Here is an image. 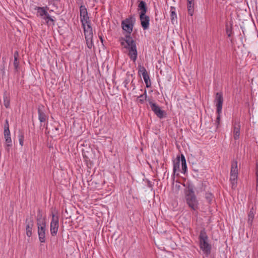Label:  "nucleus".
Wrapping results in <instances>:
<instances>
[{
  "instance_id": "f257e3e1",
  "label": "nucleus",
  "mask_w": 258,
  "mask_h": 258,
  "mask_svg": "<svg viewBox=\"0 0 258 258\" xmlns=\"http://www.w3.org/2000/svg\"><path fill=\"white\" fill-rule=\"evenodd\" d=\"M184 192L185 199L187 205L192 210H197L199 209V202L195 194L193 186L188 185Z\"/></svg>"
},
{
  "instance_id": "f03ea898",
  "label": "nucleus",
  "mask_w": 258,
  "mask_h": 258,
  "mask_svg": "<svg viewBox=\"0 0 258 258\" xmlns=\"http://www.w3.org/2000/svg\"><path fill=\"white\" fill-rule=\"evenodd\" d=\"M35 10L37 11V16L44 20L47 26L54 25L55 18L53 16H51L48 13L49 8L47 6L43 7H36Z\"/></svg>"
},
{
  "instance_id": "7ed1b4c3",
  "label": "nucleus",
  "mask_w": 258,
  "mask_h": 258,
  "mask_svg": "<svg viewBox=\"0 0 258 258\" xmlns=\"http://www.w3.org/2000/svg\"><path fill=\"white\" fill-rule=\"evenodd\" d=\"M199 238L201 249L205 254H209L211 252V246L208 243V237L205 229L201 230Z\"/></svg>"
},
{
  "instance_id": "20e7f679",
  "label": "nucleus",
  "mask_w": 258,
  "mask_h": 258,
  "mask_svg": "<svg viewBox=\"0 0 258 258\" xmlns=\"http://www.w3.org/2000/svg\"><path fill=\"white\" fill-rule=\"evenodd\" d=\"M37 225L39 240L41 243H44L46 240V222L45 219L41 217L37 218Z\"/></svg>"
},
{
  "instance_id": "39448f33",
  "label": "nucleus",
  "mask_w": 258,
  "mask_h": 258,
  "mask_svg": "<svg viewBox=\"0 0 258 258\" xmlns=\"http://www.w3.org/2000/svg\"><path fill=\"white\" fill-rule=\"evenodd\" d=\"M135 19L133 17H130L121 22V27L123 30L130 35L133 31Z\"/></svg>"
},
{
  "instance_id": "423d86ee",
  "label": "nucleus",
  "mask_w": 258,
  "mask_h": 258,
  "mask_svg": "<svg viewBox=\"0 0 258 258\" xmlns=\"http://www.w3.org/2000/svg\"><path fill=\"white\" fill-rule=\"evenodd\" d=\"M59 219L58 217L57 216H55L54 214H52V219L50 222V232L52 236H55L56 235L58 229V226H59Z\"/></svg>"
},
{
  "instance_id": "0eeeda50",
  "label": "nucleus",
  "mask_w": 258,
  "mask_h": 258,
  "mask_svg": "<svg viewBox=\"0 0 258 258\" xmlns=\"http://www.w3.org/2000/svg\"><path fill=\"white\" fill-rule=\"evenodd\" d=\"M80 15L82 25L90 23L87 9L84 6L81 5L80 7Z\"/></svg>"
},
{
  "instance_id": "6e6552de",
  "label": "nucleus",
  "mask_w": 258,
  "mask_h": 258,
  "mask_svg": "<svg viewBox=\"0 0 258 258\" xmlns=\"http://www.w3.org/2000/svg\"><path fill=\"white\" fill-rule=\"evenodd\" d=\"M149 104L151 110L154 112V113L160 118L164 117L165 115V111L162 110L160 107L157 105L155 103L152 101H149Z\"/></svg>"
},
{
  "instance_id": "1a4fd4ad",
  "label": "nucleus",
  "mask_w": 258,
  "mask_h": 258,
  "mask_svg": "<svg viewBox=\"0 0 258 258\" xmlns=\"http://www.w3.org/2000/svg\"><path fill=\"white\" fill-rule=\"evenodd\" d=\"M215 102L217 107V112L218 114H220L222 112L223 102V98L222 93L217 92L216 93Z\"/></svg>"
},
{
  "instance_id": "9d476101",
  "label": "nucleus",
  "mask_w": 258,
  "mask_h": 258,
  "mask_svg": "<svg viewBox=\"0 0 258 258\" xmlns=\"http://www.w3.org/2000/svg\"><path fill=\"white\" fill-rule=\"evenodd\" d=\"M125 43L126 44V45H125L124 47L127 49L136 46L135 41L134 40L130 35H126L125 36L124 41H121V44L124 45Z\"/></svg>"
},
{
  "instance_id": "9b49d317",
  "label": "nucleus",
  "mask_w": 258,
  "mask_h": 258,
  "mask_svg": "<svg viewBox=\"0 0 258 258\" xmlns=\"http://www.w3.org/2000/svg\"><path fill=\"white\" fill-rule=\"evenodd\" d=\"M140 20L143 29L145 30L149 28L150 18L146 14L140 15Z\"/></svg>"
},
{
  "instance_id": "f8f14e48",
  "label": "nucleus",
  "mask_w": 258,
  "mask_h": 258,
  "mask_svg": "<svg viewBox=\"0 0 258 258\" xmlns=\"http://www.w3.org/2000/svg\"><path fill=\"white\" fill-rule=\"evenodd\" d=\"M82 26L84 29L85 38L89 39V38H93V31L91 26V23L84 24Z\"/></svg>"
},
{
  "instance_id": "ddd939ff",
  "label": "nucleus",
  "mask_w": 258,
  "mask_h": 258,
  "mask_svg": "<svg viewBox=\"0 0 258 258\" xmlns=\"http://www.w3.org/2000/svg\"><path fill=\"white\" fill-rule=\"evenodd\" d=\"M240 124L239 121H235L233 124V138L237 140L239 138Z\"/></svg>"
},
{
  "instance_id": "4468645a",
  "label": "nucleus",
  "mask_w": 258,
  "mask_h": 258,
  "mask_svg": "<svg viewBox=\"0 0 258 258\" xmlns=\"http://www.w3.org/2000/svg\"><path fill=\"white\" fill-rule=\"evenodd\" d=\"M26 235L28 237H31L32 235V231L34 223L33 221L31 219L26 220Z\"/></svg>"
},
{
  "instance_id": "2eb2a0df",
  "label": "nucleus",
  "mask_w": 258,
  "mask_h": 258,
  "mask_svg": "<svg viewBox=\"0 0 258 258\" xmlns=\"http://www.w3.org/2000/svg\"><path fill=\"white\" fill-rule=\"evenodd\" d=\"M128 55L134 62L136 61L137 58L138 52L137 50V46H134V47H132L128 48Z\"/></svg>"
},
{
  "instance_id": "dca6fc26",
  "label": "nucleus",
  "mask_w": 258,
  "mask_h": 258,
  "mask_svg": "<svg viewBox=\"0 0 258 258\" xmlns=\"http://www.w3.org/2000/svg\"><path fill=\"white\" fill-rule=\"evenodd\" d=\"M44 107L43 105L39 106L38 108V118L41 122H45L47 119V116L44 111Z\"/></svg>"
},
{
  "instance_id": "f3484780",
  "label": "nucleus",
  "mask_w": 258,
  "mask_h": 258,
  "mask_svg": "<svg viewBox=\"0 0 258 258\" xmlns=\"http://www.w3.org/2000/svg\"><path fill=\"white\" fill-rule=\"evenodd\" d=\"M138 10L140 11V15L146 14L147 12V7L144 1H141L140 2L138 6Z\"/></svg>"
},
{
  "instance_id": "a211bd4d",
  "label": "nucleus",
  "mask_w": 258,
  "mask_h": 258,
  "mask_svg": "<svg viewBox=\"0 0 258 258\" xmlns=\"http://www.w3.org/2000/svg\"><path fill=\"white\" fill-rule=\"evenodd\" d=\"M255 213V212L253 207L250 209L248 213L247 224L250 226L252 225V222L254 217Z\"/></svg>"
},
{
  "instance_id": "6ab92c4d",
  "label": "nucleus",
  "mask_w": 258,
  "mask_h": 258,
  "mask_svg": "<svg viewBox=\"0 0 258 258\" xmlns=\"http://www.w3.org/2000/svg\"><path fill=\"white\" fill-rule=\"evenodd\" d=\"M194 0H187V7L188 14L192 16L194 12Z\"/></svg>"
},
{
  "instance_id": "aec40b11",
  "label": "nucleus",
  "mask_w": 258,
  "mask_h": 258,
  "mask_svg": "<svg viewBox=\"0 0 258 258\" xmlns=\"http://www.w3.org/2000/svg\"><path fill=\"white\" fill-rule=\"evenodd\" d=\"M4 138H5V141L6 143L5 149L8 152H9L10 148L12 146V139L11 138V135H4Z\"/></svg>"
},
{
  "instance_id": "412c9836",
  "label": "nucleus",
  "mask_w": 258,
  "mask_h": 258,
  "mask_svg": "<svg viewBox=\"0 0 258 258\" xmlns=\"http://www.w3.org/2000/svg\"><path fill=\"white\" fill-rule=\"evenodd\" d=\"M180 158L177 157L176 161H173V172L174 174L177 173L178 174V172L180 170Z\"/></svg>"
},
{
  "instance_id": "4be33fe9",
  "label": "nucleus",
  "mask_w": 258,
  "mask_h": 258,
  "mask_svg": "<svg viewBox=\"0 0 258 258\" xmlns=\"http://www.w3.org/2000/svg\"><path fill=\"white\" fill-rule=\"evenodd\" d=\"M237 175L230 174V181L232 188L234 189L237 186Z\"/></svg>"
},
{
  "instance_id": "5701e85b",
  "label": "nucleus",
  "mask_w": 258,
  "mask_h": 258,
  "mask_svg": "<svg viewBox=\"0 0 258 258\" xmlns=\"http://www.w3.org/2000/svg\"><path fill=\"white\" fill-rule=\"evenodd\" d=\"M176 9L174 7H170V18L172 24L177 21V15L175 12Z\"/></svg>"
},
{
  "instance_id": "b1692460",
  "label": "nucleus",
  "mask_w": 258,
  "mask_h": 258,
  "mask_svg": "<svg viewBox=\"0 0 258 258\" xmlns=\"http://www.w3.org/2000/svg\"><path fill=\"white\" fill-rule=\"evenodd\" d=\"M230 174L238 175L237 162L233 161L231 164Z\"/></svg>"
},
{
  "instance_id": "393cba45",
  "label": "nucleus",
  "mask_w": 258,
  "mask_h": 258,
  "mask_svg": "<svg viewBox=\"0 0 258 258\" xmlns=\"http://www.w3.org/2000/svg\"><path fill=\"white\" fill-rule=\"evenodd\" d=\"M147 91L146 90H145L143 94L138 97L137 101L141 104H143L147 99Z\"/></svg>"
},
{
  "instance_id": "a878e982",
  "label": "nucleus",
  "mask_w": 258,
  "mask_h": 258,
  "mask_svg": "<svg viewBox=\"0 0 258 258\" xmlns=\"http://www.w3.org/2000/svg\"><path fill=\"white\" fill-rule=\"evenodd\" d=\"M19 57V53L17 51H15L14 53V66L15 70H17L19 68V62L18 60Z\"/></svg>"
},
{
  "instance_id": "bb28decb",
  "label": "nucleus",
  "mask_w": 258,
  "mask_h": 258,
  "mask_svg": "<svg viewBox=\"0 0 258 258\" xmlns=\"http://www.w3.org/2000/svg\"><path fill=\"white\" fill-rule=\"evenodd\" d=\"M181 168H182V172L185 173L187 170V166H186L185 158L183 155H181Z\"/></svg>"
},
{
  "instance_id": "cd10ccee",
  "label": "nucleus",
  "mask_w": 258,
  "mask_h": 258,
  "mask_svg": "<svg viewBox=\"0 0 258 258\" xmlns=\"http://www.w3.org/2000/svg\"><path fill=\"white\" fill-rule=\"evenodd\" d=\"M144 82L146 84V86L147 88H149L151 86V82L150 79V77L148 74L144 75L143 76Z\"/></svg>"
},
{
  "instance_id": "c85d7f7f",
  "label": "nucleus",
  "mask_w": 258,
  "mask_h": 258,
  "mask_svg": "<svg viewBox=\"0 0 258 258\" xmlns=\"http://www.w3.org/2000/svg\"><path fill=\"white\" fill-rule=\"evenodd\" d=\"M138 68H139V74L140 75H142V77L145 75H147L148 74V73H147V71H146L145 68L144 67V66H138Z\"/></svg>"
},
{
  "instance_id": "c756f323",
  "label": "nucleus",
  "mask_w": 258,
  "mask_h": 258,
  "mask_svg": "<svg viewBox=\"0 0 258 258\" xmlns=\"http://www.w3.org/2000/svg\"><path fill=\"white\" fill-rule=\"evenodd\" d=\"M10 100L9 97L6 95H4V104L6 108H8L10 107Z\"/></svg>"
},
{
  "instance_id": "7c9ffc66",
  "label": "nucleus",
  "mask_w": 258,
  "mask_h": 258,
  "mask_svg": "<svg viewBox=\"0 0 258 258\" xmlns=\"http://www.w3.org/2000/svg\"><path fill=\"white\" fill-rule=\"evenodd\" d=\"M214 198V196L210 192H206L205 194V198L209 204L211 203Z\"/></svg>"
},
{
  "instance_id": "2f4dec72",
  "label": "nucleus",
  "mask_w": 258,
  "mask_h": 258,
  "mask_svg": "<svg viewBox=\"0 0 258 258\" xmlns=\"http://www.w3.org/2000/svg\"><path fill=\"white\" fill-rule=\"evenodd\" d=\"M92 38H89V39L85 38L87 47L89 49H91L93 46Z\"/></svg>"
},
{
  "instance_id": "473e14b6",
  "label": "nucleus",
  "mask_w": 258,
  "mask_h": 258,
  "mask_svg": "<svg viewBox=\"0 0 258 258\" xmlns=\"http://www.w3.org/2000/svg\"><path fill=\"white\" fill-rule=\"evenodd\" d=\"M59 1L60 0H48V3L49 5H52L57 9L58 8L57 4Z\"/></svg>"
},
{
  "instance_id": "72a5a7b5",
  "label": "nucleus",
  "mask_w": 258,
  "mask_h": 258,
  "mask_svg": "<svg viewBox=\"0 0 258 258\" xmlns=\"http://www.w3.org/2000/svg\"><path fill=\"white\" fill-rule=\"evenodd\" d=\"M24 139V135L22 133H21L19 135V144L21 146H22L23 145Z\"/></svg>"
},
{
  "instance_id": "f704fd0d",
  "label": "nucleus",
  "mask_w": 258,
  "mask_h": 258,
  "mask_svg": "<svg viewBox=\"0 0 258 258\" xmlns=\"http://www.w3.org/2000/svg\"><path fill=\"white\" fill-rule=\"evenodd\" d=\"M4 130L9 129V121L7 119H6V120H5V123L4 124Z\"/></svg>"
},
{
  "instance_id": "c9c22d12",
  "label": "nucleus",
  "mask_w": 258,
  "mask_h": 258,
  "mask_svg": "<svg viewBox=\"0 0 258 258\" xmlns=\"http://www.w3.org/2000/svg\"><path fill=\"white\" fill-rule=\"evenodd\" d=\"M206 183L203 182L201 184V191H205L206 190Z\"/></svg>"
},
{
  "instance_id": "e433bc0d",
  "label": "nucleus",
  "mask_w": 258,
  "mask_h": 258,
  "mask_svg": "<svg viewBox=\"0 0 258 258\" xmlns=\"http://www.w3.org/2000/svg\"><path fill=\"white\" fill-rule=\"evenodd\" d=\"M4 135H11L10 130H4Z\"/></svg>"
},
{
  "instance_id": "4c0bfd02",
  "label": "nucleus",
  "mask_w": 258,
  "mask_h": 258,
  "mask_svg": "<svg viewBox=\"0 0 258 258\" xmlns=\"http://www.w3.org/2000/svg\"><path fill=\"white\" fill-rule=\"evenodd\" d=\"M256 176V190L258 191V175Z\"/></svg>"
},
{
  "instance_id": "58836bf2",
  "label": "nucleus",
  "mask_w": 258,
  "mask_h": 258,
  "mask_svg": "<svg viewBox=\"0 0 258 258\" xmlns=\"http://www.w3.org/2000/svg\"><path fill=\"white\" fill-rule=\"evenodd\" d=\"M220 114H218V116L217 117L216 119V122H217L218 124H219L220 119Z\"/></svg>"
},
{
  "instance_id": "ea45409f",
  "label": "nucleus",
  "mask_w": 258,
  "mask_h": 258,
  "mask_svg": "<svg viewBox=\"0 0 258 258\" xmlns=\"http://www.w3.org/2000/svg\"><path fill=\"white\" fill-rule=\"evenodd\" d=\"M258 175V162L256 163V172L255 175Z\"/></svg>"
},
{
  "instance_id": "a19ab883",
  "label": "nucleus",
  "mask_w": 258,
  "mask_h": 258,
  "mask_svg": "<svg viewBox=\"0 0 258 258\" xmlns=\"http://www.w3.org/2000/svg\"><path fill=\"white\" fill-rule=\"evenodd\" d=\"M226 33L228 34V37H230V36H231L230 33H229V32H228V30L227 28V30H226Z\"/></svg>"
},
{
  "instance_id": "79ce46f5",
  "label": "nucleus",
  "mask_w": 258,
  "mask_h": 258,
  "mask_svg": "<svg viewBox=\"0 0 258 258\" xmlns=\"http://www.w3.org/2000/svg\"><path fill=\"white\" fill-rule=\"evenodd\" d=\"M124 83H125V87H126V85L128 84V82H127L126 81H125L124 82Z\"/></svg>"
},
{
  "instance_id": "37998d69",
  "label": "nucleus",
  "mask_w": 258,
  "mask_h": 258,
  "mask_svg": "<svg viewBox=\"0 0 258 258\" xmlns=\"http://www.w3.org/2000/svg\"><path fill=\"white\" fill-rule=\"evenodd\" d=\"M100 40L101 41L102 43H103V39L101 37H100Z\"/></svg>"
},
{
  "instance_id": "c03bdc74",
  "label": "nucleus",
  "mask_w": 258,
  "mask_h": 258,
  "mask_svg": "<svg viewBox=\"0 0 258 258\" xmlns=\"http://www.w3.org/2000/svg\"><path fill=\"white\" fill-rule=\"evenodd\" d=\"M48 11H49V13H51V12H53V10H49H49H48Z\"/></svg>"
}]
</instances>
